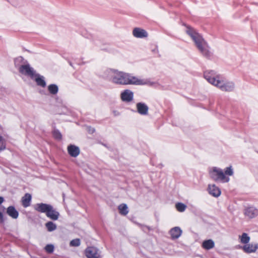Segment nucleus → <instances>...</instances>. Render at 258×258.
<instances>
[{
	"label": "nucleus",
	"mask_w": 258,
	"mask_h": 258,
	"mask_svg": "<svg viewBox=\"0 0 258 258\" xmlns=\"http://www.w3.org/2000/svg\"><path fill=\"white\" fill-rule=\"evenodd\" d=\"M102 77L117 85H148L152 86L155 84L154 82H151L148 79H139L131 74L112 69H106L103 72Z\"/></svg>",
	"instance_id": "obj_1"
},
{
	"label": "nucleus",
	"mask_w": 258,
	"mask_h": 258,
	"mask_svg": "<svg viewBox=\"0 0 258 258\" xmlns=\"http://www.w3.org/2000/svg\"><path fill=\"white\" fill-rule=\"evenodd\" d=\"M204 77L209 83L222 91L231 92L233 91L235 88V84L233 82L226 80L214 71H205Z\"/></svg>",
	"instance_id": "obj_2"
},
{
	"label": "nucleus",
	"mask_w": 258,
	"mask_h": 258,
	"mask_svg": "<svg viewBox=\"0 0 258 258\" xmlns=\"http://www.w3.org/2000/svg\"><path fill=\"white\" fill-rule=\"evenodd\" d=\"M186 33L191 38L198 50L203 56L207 58L212 56V52L208 44L199 33L194 29L189 27L187 28Z\"/></svg>",
	"instance_id": "obj_3"
},
{
	"label": "nucleus",
	"mask_w": 258,
	"mask_h": 258,
	"mask_svg": "<svg viewBox=\"0 0 258 258\" xmlns=\"http://www.w3.org/2000/svg\"><path fill=\"white\" fill-rule=\"evenodd\" d=\"M209 173L210 177L214 181H220L223 183H226L230 180L229 177L227 175L232 176L234 172L231 166L226 167L224 172L220 168L213 167L209 168Z\"/></svg>",
	"instance_id": "obj_4"
},
{
	"label": "nucleus",
	"mask_w": 258,
	"mask_h": 258,
	"mask_svg": "<svg viewBox=\"0 0 258 258\" xmlns=\"http://www.w3.org/2000/svg\"><path fill=\"white\" fill-rule=\"evenodd\" d=\"M19 72L23 75L29 76L31 79L34 77L35 72L27 62L22 64L19 69Z\"/></svg>",
	"instance_id": "obj_5"
},
{
	"label": "nucleus",
	"mask_w": 258,
	"mask_h": 258,
	"mask_svg": "<svg viewBox=\"0 0 258 258\" xmlns=\"http://www.w3.org/2000/svg\"><path fill=\"white\" fill-rule=\"evenodd\" d=\"M240 248L246 253H254L258 249V243H248L246 244L240 246Z\"/></svg>",
	"instance_id": "obj_6"
},
{
	"label": "nucleus",
	"mask_w": 258,
	"mask_h": 258,
	"mask_svg": "<svg viewBox=\"0 0 258 258\" xmlns=\"http://www.w3.org/2000/svg\"><path fill=\"white\" fill-rule=\"evenodd\" d=\"M87 258H101L99 250L95 247H89L85 250Z\"/></svg>",
	"instance_id": "obj_7"
},
{
	"label": "nucleus",
	"mask_w": 258,
	"mask_h": 258,
	"mask_svg": "<svg viewBox=\"0 0 258 258\" xmlns=\"http://www.w3.org/2000/svg\"><path fill=\"white\" fill-rule=\"evenodd\" d=\"M51 205L44 203H38L34 206V209L38 212L45 213L46 215L47 212L51 208Z\"/></svg>",
	"instance_id": "obj_8"
},
{
	"label": "nucleus",
	"mask_w": 258,
	"mask_h": 258,
	"mask_svg": "<svg viewBox=\"0 0 258 258\" xmlns=\"http://www.w3.org/2000/svg\"><path fill=\"white\" fill-rule=\"evenodd\" d=\"M244 214L249 218H253L258 215V210L254 207H249L245 209Z\"/></svg>",
	"instance_id": "obj_9"
},
{
	"label": "nucleus",
	"mask_w": 258,
	"mask_h": 258,
	"mask_svg": "<svg viewBox=\"0 0 258 258\" xmlns=\"http://www.w3.org/2000/svg\"><path fill=\"white\" fill-rule=\"evenodd\" d=\"M121 99L124 102H130L133 99L134 93L130 90H125L120 95Z\"/></svg>",
	"instance_id": "obj_10"
},
{
	"label": "nucleus",
	"mask_w": 258,
	"mask_h": 258,
	"mask_svg": "<svg viewBox=\"0 0 258 258\" xmlns=\"http://www.w3.org/2000/svg\"><path fill=\"white\" fill-rule=\"evenodd\" d=\"M136 106L137 111L139 114L143 115L148 114L149 108L145 103H138L136 105Z\"/></svg>",
	"instance_id": "obj_11"
},
{
	"label": "nucleus",
	"mask_w": 258,
	"mask_h": 258,
	"mask_svg": "<svg viewBox=\"0 0 258 258\" xmlns=\"http://www.w3.org/2000/svg\"><path fill=\"white\" fill-rule=\"evenodd\" d=\"M67 149L69 155L73 157H77L80 152L79 148L74 145H69Z\"/></svg>",
	"instance_id": "obj_12"
},
{
	"label": "nucleus",
	"mask_w": 258,
	"mask_h": 258,
	"mask_svg": "<svg viewBox=\"0 0 258 258\" xmlns=\"http://www.w3.org/2000/svg\"><path fill=\"white\" fill-rule=\"evenodd\" d=\"M209 193L215 197H218L221 195V190L215 184H209L208 186Z\"/></svg>",
	"instance_id": "obj_13"
},
{
	"label": "nucleus",
	"mask_w": 258,
	"mask_h": 258,
	"mask_svg": "<svg viewBox=\"0 0 258 258\" xmlns=\"http://www.w3.org/2000/svg\"><path fill=\"white\" fill-rule=\"evenodd\" d=\"M182 230L179 227H175L170 229L169 233L172 239L178 238L181 235Z\"/></svg>",
	"instance_id": "obj_14"
},
{
	"label": "nucleus",
	"mask_w": 258,
	"mask_h": 258,
	"mask_svg": "<svg viewBox=\"0 0 258 258\" xmlns=\"http://www.w3.org/2000/svg\"><path fill=\"white\" fill-rule=\"evenodd\" d=\"M133 34L135 37L144 38L148 36L147 32L144 29L140 28H136L133 30Z\"/></svg>",
	"instance_id": "obj_15"
},
{
	"label": "nucleus",
	"mask_w": 258,
	"mask_h": 258,
	"mask_svg": "<svg viewBox=\"0 0 258 258\" xmlns=\"http://www.w3.org/2000/svg\"><path fill=\"white\" fill-rule=\"evenodd\" d=\"M48 218L52 220H57L58 219L59 213L56 211L51 206L46 215Z\"/></svg>",
	"instance_id": "obj_16"
},
{
	"label": "nucleus",
	"mask_w": 258,
	"mask_h": 258,
	"mask_svg": "<svg viewBox=\"0 0 258 258\" xmlns=\"http://www.w3.org/2000/svg\"><path fill=\"white\" fill-rule=\"evenodd\" d=\"M33 79L35 80L37 85L42 87H44L46 86V82L43 76L35 73L34 77Z\"/></svg>",
	"instance_id": "obj_17"
},
{
	"label": "nucleus",
	"mask_w": 258,
	"mask_h": 258,
	"mask_svg": "<svg viewBox=\"0 0 258 258\" xmlns=\"http://www.w3.org/2000/svg\"><path fill=\"white\" fill-rule=\"evenodd\" d=\"M7 214L13 219H17L19 216V212L14 206H9L7 210Z\"/></svg>",
	"instance_id": "obj_18"
},
{
	"label": "nucleus",
	"mask_w": 258,
	"mask_h": 258,
	"mask_svg": "<svg viewBox=\"0 0 258 258\" xmlns=\"http://www.w3.org/2000/svg\"><path fill=\"white\" fill-rule=\"evenodd\" d=\"M202 246L206 250H210L214 247L215 242L212 239L206 240L203 241Z\"/></svg>",
	"instance_id": "obj_19"
},
{
	"label": "nucleus",
	"mask_w": 258,
	"mask_h": 258,
	"mask_svg": "<svg viewBox=\"0 0 258 258\" xmlns=\"http://www.w3.org/2000/svg\"><path fill=\"white\" fill-rule=\"evenodd\" d=\"M32 197L29 194H26L22 199V203L24 207L26 208L30 206Z\"/></svg>",
	"instance_id": "obj_20"
},
{
	"label": "nucleus",
	"mask_w": 258,
	"mask_h": 258,
	"mask_svg": "<svg viewBox=\"0 0 258 258\" xmlns=\"http://www.w3.org/2000/svg\"><path fill=\"white\" fill-rule=\"evenodd\" d=\"M238 239L241 243L245 245L249 242L250 238L246 233H243L238 236Z\"/></svg>",
	"instance_id": "obj_21"
},
{
	"label": "nucleus",
	"mask_w": 258,
	"mask_h": 258,
	"mask_svg": "<svg viewBox=\"0 0 258 258\" xmlns=\"http://www.w3.org/2000/svg\"><path fill=\"white\" fill-rule=\"evenodd\" d=\"M27 62V61L25 60L22 56L17 57L14 59L15 66L19 69L22 64H25Z\"/></svg>",
	"instance_id": "obj_22"
},
{
	"label": "nucleus",
	"mask_w": 258,
	"mask_h": 258,
	"mask_svg": "<svg viewBox=\"0 0 258 258\" xmlns=\"http://www.w3.org/2000/svg\"><path fill=\"white\" fill-rule=\"evenodd\" d=\"M48 90L52 95H55L58 91V88L55 84H50L48 86Z\"/></svg>",
	"instance_id": "obj_23"
},
{
	"label": "nucleus",
	"mask_w": 258,
	"mask_h": 258,
	"mask_svg": "<svg viewBox=\"0 0 258 258\" xmlns=\"http://www.w3.org/2000/svg\"><path fill=\"white\" fill-rule=\"evenodd\" d=\"M118 208L119 213L121 215H126L128 212V208L126 204H121L118 206Z\"/></svg>",
	"instance_id": "obj_24"
},
{
	"label": "nucleus",
	"mask_w": 258,
	"mask_h": 258,
	"mask_svg": "<svg viewBox=\"0 0 258 258\" xmlns=\"http://www.w3.org/2000/svg\"><path fill=\"white\" fill-rule=\"evenodd\" d=\"M45 226L49 232H51L56 229V225L55 224L51 221H49L45 224Z\"/></svg>",
	"instance_id": "obj_25"
},
{
	"label": "nucleus",
	"mask_w": 258,
	"mask_h": 258,
	"mask_svg": "<svg viewBox=\"0 0 258 258\" xmlns=\"http://www.w3.org/2000/svg\"><path fill=\"white\" fill-rule=\"evenodd\" d=\"M175 207L178 212H183L185 210L186 206L182 203H177L175 205Z\"/></svg>",
	"instance_id": "obj_26"
},
{
	"label": "nucleus",
	"mask_w": 258,
	"mask_h": 258,
	"mask_svg": "<svg viewBox=\"0 0 258 258\" xmlns=\"http://www.w3.org/2000/svg\"><path fill=\"white\" fill-rule=\"evenodd\" d=\"M81 244L80 240L79 238L73 239L70 241V245L71 246L77 247L79 246Z\"/></svg>",
	"instance_id": "obj_27"
},
{
	"label": "nucleus",
	"mask_w": 258,
	"mask_h": 258,
	"mask_svg": "<svg viewBox=\"0 0 258 258\" xmlns=\"http://www.w3.org/2000/svg\"><path fill=\"white\" fill-rule=\"evenodd\" d=\"M6 141L2 136H0V151L6 149Z\"/></svg>",
	"instance_id": "obj_28"
},
{
	"label": "nucleus",
	"mask_w": 258,
	"mask_h": 258,
	"mask_svg": "<svg viewBox=\"0 0 258 258\" xmlns=\"http://www.w3.org/2000/svg\"><path fill=\"white\" fill-rule=\"evenodd\" d=\"M54 246L53 244H47L45 247H44V249L45 250V251L49 253H51L53 252L54 251Z\"/></svg>",
	"instance_id": "obj_29"
},
{
	"label": "nucleus",
	"mask_w": 258,
	"mask_h": 258,
	"mask_svg": "<svg viewBox=\"0 0 258 258\" xmlns=\"http://www.w3.org/2000/svg\"><path fill=\"white\" fill-rule=\"evenodd\" d=\"M53 136L55 139L57 140H60L61 138V135L58 130L53 131Z\"/></svg>",
	"instance_id": "obj_30"
},
{
	"label": "nucleus",
	"mask_w": 258,
	"mask_h": 258,
	"mask_svg": "<svg viewBox=\"0 0 258 258\" xmlns=\"http://www.w3.org/2000/svg\"><path fill=\"white\" fill-rule=\"evenodd\" d=\"M4 222V219L3 214L0 212V223H3Z\"/></svg>",
	"instance_id": "obj_31"
},
{
	"label": "nucleus",
	"mask_w": 258,
	"mask_h": 258,
	"mask_svg": "<svg viewBox=\"0 0 258 258\" xmlns=\"http://www.w3.org/2000/svg\"><path fill=\"white\" fill-rule=\"evenodd\" d=\"M4 202L3 198L0 197V205Z\"/></svg>",
	"instance_id": "obj_32"
},
{
	"label": "nucleus",
	"mask_w": 258,
	"mask_h": 258,
	"mask_svg": "<svg viewBox=\"0 0 258 258\" xmlns=\"http://www.w3.org/2000/svg\"><path fill=\"white\" fill-rule=\"evenodd\" d=\"M89 132H91V133H93L95 132V130L94 128H92L91 130H90Z\"/></svg>",
	"instance_id": "obj_33"
}]
</instances>
